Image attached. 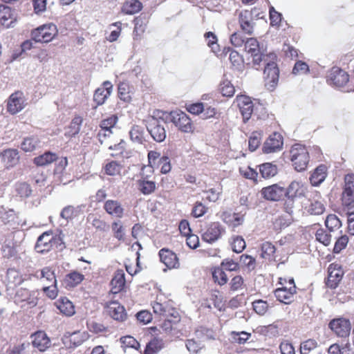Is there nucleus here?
Masks as SVG:
<instances>
[{
	"mask_svg": "<svg viewBox=\"0 0 354 354\" xmlns=\"http://www.w3.org/2000/svg\"><path fill=\"white\" fill-rule=\"evenodd\" d=\"M290 160L295 169L304 171L306 169L309 162V154L306 148L301 144H295L290 150Z\"/></svg>",
	"mask_w": 354,
	"mask_h": 354,
	"instance_id": "obj_1",
	"label": "nucleus"
},
{
	"mask_svg": "<svg viewBox=\"0 0 354 354\" xmlns=\"http://www.w3.org/2000/svg\"><path fill=\"white\" fill-rule=\"evenodd\" d=\"M166 122L160 117L150 116L146 120V128L152 139L157 142H162L167 138L165 127Z\"/></svg>",
	"mask_w": 354,
	"mask_h": 354,
	"instance_id": "obj_2",
	"label": "nucleus"
},
{
	"mask_svg": "<svg viewBox=\"0 0 354 354\" xmlns=\"http://www.w3.org/2000/svg\"><path fill=\"white\" fill-rule=\"evenodd\" d=\"M57 34V26L52 23L41 25L31 31V38L35 43H48Z\"/></svg>",
	"mask_w": 354,
	"mask_h": 354,
	"instance_id": "obj_3",
	"label": "nucleus"
},
{
	"mask_svg": "<svg viewBox=\"0 0 354 354\" xmlns=\"http://www.w3.org/2000/svg\"><path fill=\"white\" fill-rule=\"evenodd\" d=\"M275 60L272 59L266 62L263 70L265 86L270 91L274 90L277 86L279 77V69Z\"/></svg>",
	"mask_w": 354,
	"mask_h": 354,
	"instance_id": "obj_4",
	"label": "nucleus"
},
{
	"mask_svg": "<svg viewBox=\"0 0 354 354\" xmlns=\"http://www.w3.org/2000/svg\"><path fill=\"white\" fill-rule=\"evenodd\" d=\"M166 119L183 132L189 133L192 131L191 119L185 113L180 110L171 111L167 114Z\"/></svg>",
	"mask_w": 354,
	"mask_h": 354,
	"instance_id": "obj_5",
	"label": "nucleus"
},
{
	"mask_svg": "<svg viewBox=\"0 0 354 354\" xmlns=\"http://www.w3.org/2000/svg\"><path fill=\"white\" fill-rule=\"evenodd\" d=\"M342 201L348 209L354 210V174H347L344 177Z\"/></svg>",
	"mask_w": 354,
	"mask_h": 354,
	"instance_id": "obj_6",
	"label": "nucleus"
},
{
	"mask_svg": "<svg viewBox=\"0 0 354 354\" xmlns=\"http://www.w3.org/2000/svg\"><path fill=\"white\" fill-rule=\"evenodd\" d=\"M349 80V75L342 68L334 66L328 72L326 77L327 83L336 88L344 86Z\"/></svg>",
	"mask_w": 354,
	"mask_h": 354,
	"instance_id": "obj_7",
	"label": "nucleus"
},
{
	"mask_svg": "<svg viewBox=\"0 0 354 354\" xmlns=\"http://www.w3.org/2000/svg\"><path fill=\"white\" fill-rule=\"evenodd\" d=\"M225 233V228L219 222L211 223L203 232L202 240L208 243H213L218 241Z\"/></svg>",
	"mask_w": 354,
	"mask_h": 354,
	"instance_id": "obj_8",
	"label": "nucleus"
},
{
	"mask_svg": "<svg viewBox=\"0 0 354 354\" xmlns=\"http://www.w3.org/2000/svg\"><path fill=\"white\" fill-rule=\"evenodd\" d=\"M306 190V187L301 182L294 180L285 189L284 196L290 201L288 203L291 202L292 205L295 198L305 196Z\"/></svg>",
	"mask_w": 354,
	"mask_h": 354,
	"instance_id": "obj_9",
	"label": "nucleus"
},
{
	"mask_svg": "<svg viewBox=\"0 0 354 354\" xmlns=\"http://www.w3.org/2000/svg\"><path fill=\"white\" fill-rule=\"evenodd\" d=\"M113 91V84L110 81H104L101 86L97 88L93 94V102L96 104V108L98 106L104 104L110 96Z\"/></svg>",
	"mask_w": 354,
	"mask_h": 354,
	"instance_id": "obj_10",
	"label": "nucleus"
},
{
	"mask_svg": "<svg viewBox=\"0 0 354 354\" xmlns=\"http://www.w3.org/2000/svg\"><path fill=\"white\" fill-rule=\"evenodd\" d=\"M250 58L251 61L248 62L246 64L256 70H259L262 64L265 66L266 62H269L272 59H276L277 56L274 53L264 54L260 50L258 53L250 55V57L247 59L249 60Z\"/></svg>",
	"mask_w": 354,
	"mask_h": 354,
	"instance_id": "obj_11",
	"label": "nucleus"
},
{
	"mask_svg": "<svg viewBox=\"0 0 354 354\" xmlns=\"http://www.w3.org/2000/svg\"><path fill=\"white\" fill-rule=\"evenodd\" d=\"M329 327L339 337H346L351 331V323L348 319L339 318L330 322Z\"/></svg>",
	"mask_w": 354,
	"mask_h": 354,
	"instance_id": "obj_12",
	"label": "nucleus"
},
{
	"mask_svg": "<svg viewBox=\"0 0 354 354\" xmlns=\"http://www.w3.org/2000/svg\"><path fill=\"white\" fill-rule=\"evenodd\" d=\"M238 105L245 122L250 118L252 113L255 115L258 109V106L254 107L251 99L247 96H240L238 98Z\"/></svg>",
	"mask_w": 354,
	"mask_h": 354,
	"instance_id": "obj_13",
	"label": "nucleus"
},
{
	"mask_svg": "<svg viewBox=\"0 0 354 354\" xmlns=\"http://www.w3.org/2000/svg\"><path fill=\"white\" fill-rule=\"evenodd\" d=\"M283 146L281 136L277 132L271 134L263 143L262 151L264 153H274L280 150Z\"/></svg>",
	"mask_w": 354,
	"mask_h": 354,
	"instance_id": "obj_14",
	"label": "nucleus"
},
{
	"mask_svg": "<svg viewBox=\"0 0 354 354\" xmlns=\"http://www.w3.org/2000/svg\"><path fill=\"white\" fill-rule=\"evenodd\" d=\"M251 12L248 10H242L239 15V23L243 32L248 35H252L254 31L256 23L252 19Z\"/></svg>",
	"mask_w": 354,
	"mask_h": 354,
	"instance_id": "obj_15",
	"label": "nucleus"
},
{
	"mask_svg": "<svg viewBox=\"0 0 354 354\" xmlns=\"http://www.w3.org/2000/svg\"><path fill=\"white\" fill-rule=\"evenodd\" d=\"M261 192L266 200L279 201L284 196L285 189L277 184H273L270 186L263 187Z\"/></svg>",
	"mask_w": 354,
	"mask_h": 354,
	"instance_id": "obj_16",
	"label": "nucleus"
},
{
	"mask_svg": "<svg viewBox=\"0 0 354 354\" xmlns=\"http://www.w3.org/2000/svg\"><path fill=\"white\" fill-rule=\"evenodd\" d=\"M32 346L40 352L45 351L50 346V340L46 333L38 330L30 335Z\"/></svg>",
	"mask_w": 354,
	"mask_h": 354,
	"instance_id": "obj_17",
	"label": "nucleus"
},
{
	"mask_svg": "<svg viewBox=\"0 0 354 354\" xmlns=\"http://www.w3.org/2000/svg\"><path fill=\"white\" fill-rule=\"evenodd\" d=\"M53 241V233L50 232H45L42 233L38 238L35 246V250L38 253H44L48 252Z\"/></svg>",
	"mask_w": 354,
	"mask_h": 354,
	"instance_id": "obj_18",
	"label": "nucleus"
},
{
	"mask_svg": "<svg viewBox=\"0 0 354 354\" xmlns=\"http://www.w3.org/2000/svg\"><path fill=\"white\" fill-rule=\"evenodd\" d=\"M296 286L290 288L282 287L275 290L274 295L278 301L285 304H290L294 301Z\"/></svg>",
	"mask_w": 354,
	"mask_h": 354,
	"instance_id": "obj_19",
	"label": "nucleus"
},
{
	"mask_svg": "<svg viewBox=\"0 0 354 354\" xmlns=\"http://www.w3.org/2000/svg\"><path fill=\"white\" fill-rule=\"evenodd\" d=\"M0 158L3 166L8 169L16 165L19 160V152L17 149H8L0 153Z\"/></svg>",
	"mask_w": 354,
	"mask_h": 354,
	"instance_id": "obj_20",
	"label": "nucleus"
},
{
	"mask_svg": "<svg viewBox=\"0 0 354 354\" xmlns=\"http://www.w3.org/2000/svg\"><path fill=\"white\" fill-rule=\"evenodd\" d=\"M160 261L169 269L175 268L178 266V259L176 254L171 250L162 248L158 252Z\"/></svg>",
	"mask_w": 354,
	"mask_h": 354,
	"instance_id": "obj_21",
	"label": "nucleus"
},
{
	"mask_svg": "<svg viewBox=\"0 0 354 354\" xmlns=\"http://www.w3.org/2000/svg\"><path fill=\"white\" fill-rule=\"evenodd\" d=\"M104 209L105 212L113 216L121 218L124 216V209L120 201L117 200H107L104 202Z\"/></svg>",
	"mask_w": 354,
	"mask_h": 354,
	"instance_id": "obj_22",
	"label": "nucleus"
},
{
	"mask_svg": "<svg viewBox=\"0 0 354 354\" xmlns=\"http://www.w3.org/2000/svg\"><path fill=\"white\" fill-rule=\"evenodd\" d=\"M22 93L17 91L10 95L7 102V111L14 115L22 109Z\"/></svg>",
	"mask_w": 354,
	"mask_h": 354,
	"instance_id": "obj_23",
	"label": "nucleus"
},
{
	"mask_svg": "<svg viewBox=\"0 0 354 354\" xmlns=\"http://www.w3.org/2000/svg\"><path fill=\"white\" fill-rule=\"evenodd\" d=\"M328 275L326 284L330 289H335L338 286L343 276V271L340 268H333V265L328 267Z\"/></svg>",
	"mask_w": 354,
	"mask_h": 354,
	"instance_id": "obj_24",
	"label": "nucleus"
},
{
	"mask_svg": "<svg viewBox=\"0 0 354 354\" xmlns=\"http://www.w3.org/2000/svg\"><path fill=\"white\" fill-rule=\"evenodd\" d=\"M110 316L115 320L122 322L127 318V313L123 306L116 301H112L107 305Z\"/></svg>",
	"mask_w": 354,
	"mask_h": 354,
	"instance_id": "obj_25",
	"label": "nucleus"
},
{
	"mask_svg": "<svg viewBox=\"0 0 354 354\" xmlns=\"http://www.w3.org/2000/svg\"><path fill=\"white\" fill-rule=\"evenodd\" d=\"M16 21L15 14L9 6L0 5V21L3 26L9 27Z\"/></svg>",
	"mask_w": 354,
	"mask_h": 354,
	"instance_id": "obj_26",
	"label": "nucleus"
},
{
	"mask_svg": "<svg viewBox=\"0 0 354 354\" xmlns=\"http://www.w3.org/2000/svg\"><path fill=\"white\" fill-rule=\"evenodd\" d=\"M327 176V167L324 165H319L310 177V181L313 186L321 185Z\"/></svg>",
	"mask_w": 354,
	"mask_h": 354,
	"instance_id": "obj_27",
	"label": "nucleus"
},
{
	"mask_svg": "<svg viewBox=\"0 0 354 354\" xmlns=\"http://www.w3.org/2000/svg\"><path fill=\"white\" fill-rule=\"evenodd\" d=\"M84 279V276L77 271H72L67 274L64 279V284L67 288L77 286Z\"/></svg>",
	"mask_w": 354,
	"mask_h": 354,
	"instance_id": "obj_28",
	"label": "nucleus"
},
{
	"mask_svg": "<svg viewBox=\"0 0 354 354\" xmlns=\"http://www.w3.org/2000/svg\"><path fill=\"white\" fill-rule=\"evenodd\" d=\"M56 306L60 312L66 316H72L75 313L73 303L66 297H60L56 301Z\"/></svg>",
	"mask_w": 354,
	"mask_h": 354,
	"instance_id": "obj_29",
	"label": "nucleus"
},
{
	"mask_svg": "<svg viewBox=\"0 0 354 354\" xmlns=\"http://www.w3.org/2000/svg\"><path fill=\"white\" fill-rule=\"evenodd\" d=\"M142 8V3L139 0H126L122 5V12L126 15H134Z\"/></svg>",
	"mask_w": 354,
	"mask_h": 354,
	"instance_id": "obj_30",
	"label": "nucleus"
},
{
	"mask_svg": "<svg viewBox=\"0 0 354 354\" xmlns=\"http://www.w3.org/2000/svg\"><path fill=\"white\" fill-rule=\"evenodd\" d=\"M57 158L58 156L55 153L46 151L43 154L35 157L33 161L37 166L43 167L51 164L56 161Z\"/></svg>",
	"mask_w": 354,
	"mask_h": 354,
	"instance_id": "obj_31",
	"label": "nucleus"
},
{
	"mask_svg": "<svg viewBox=\"0 0 354 354\" xmlns=\"http://www.w3.org/2000/svg\"><path fill=\"white\" fill-rule=\"evenodd\" d=\"M259 172L263 178L274 177L278 173L277 166L272 162H265L259 166Z\"/></svg>",
	"mask_w": 354,
	"mask_h": 354,
	"instance_id": "obj_32",
	"label": "nucleus"
},
{
	"mask_svg": "<svg viewBox=\"0 0 354 354\" xmlns=\"http://www.w3.org/2000/svg\"><path fill=\"white\" fill-rule=\"evenodd\" d=\"M131 140L139 145H142L146 142L145 138V129L142 127L134 125L129 131Z\"/></svg>",
	"mask_w": 354,
	"mask_h": 354,
	"instance_id": "obj_33",
	"label": "nucleus"
},
{
	"mask_svg": "<svg viewBox=\"0 0 354 354\" xmlns=\"http://www.w3.org/2000/svg\"><path fill=\"white\" fill-rule=\"evenodd\" d=\"M139 191L144 195L152 194L156 188V183L153 180H148L144 178L137 181Z\"/></svg>",
	"mask_w": 354,
	"mask_h": 354,
	"instance_id": "obj_34",
	"label": "nucleus"
},
{
	"mask_svg": "<svg viewBox=\"0 0 354 354\" xmlns=\"http://www.w3.org/2000/svg\"><path fill=\"white\" fill-rule=\"evenodd\" d=\"M164 346L162 339L153 338L146 345L143 354H157Z\"/></svg>",
	"mask_w": 354,
	"mask_h": 354,
	"instance_id": "obj_35",
	"label": "nucleus"
},
{
	"mask_svg": "<svg viewBox=\"0 0 354 354\" xmlns=\"http://www.w3.org/2000/svg\"><path fill=\"white\" fill-rule=\"evenodd\" d=\"M118 95L119 98L125 102L131 101L130 86L127 82H122L118 84Z\"/></svg>",
	"mask_w": 354,
	"mask_h": 354,
	"instance_id": "obj_36",
	"label": "nucleus"
},
{
	"mask_svg": "<svg viewBox=\"0 0 354 354\" xmlns=\"http://www.w3.org/2000/svg\"><path fill=\"white\" fill-rule=\"evenodd\" d=\"M83 122V119L80 116H75L70 123L68 127L69 131L66 135L70 137H75L77 135L81 129V126Z\"/></svg>",
	"mask_w": 354,
	"mask_h": 354,
	"instance_id": "obj_37",
	"label": "nucleus"
},
{
	"mask_svg": "<svg viewBox=\"0 0 354 354\" xmlns=\"http://www.w3.org/2000/svg\"><path fill=\"white\" fill-rule=\"evenodd\" d=\"M41 276L43 281L46 282V285L48 283L57 285V279L54 270L49 267H45L41 270Z\"/></svg>",
	"mask_w": 354,
	"mask_h": 354,
	"instance_id": "obj_38",
	"label": "nucleus"
},
{
	"mask_svg": "<svg viewBox=\"0 0 354 354\" xmlns=\"http://www.w3.org/2000/svg\"><path fill=\"white\" fill-rule=\"evenodd\" d=\"M233 66L238 71H243L244 61L241 55L236 50H232L229 57Z\"/></svg>",
	"mask_w": 354,
	"mask_h": 354,
	"instance_id": "obj_39",
	"label": "nucleus"
},
{
	"mask_svg": "<svg viewBox=\"0 0 354 354\" xmlns=\"http://www.w3.org/2000/svg\"><path fill=\"white\" fill-rule=\"evenodd\" d=\"M325 225L329 231L332 232L342 226V222L335 214H329L325 220Z\"/></svg>",
	"mask_w": 354,
	"mask_h": 354,
	"instance_id": "obj_40",
	"label": "nucleus"
},
{
	"mask_svg": "<svg viewBox=\"0 0 354 354\" xmlns=\"http://www.w3.org/2000/svg\"><path fill=\"white\" fill-rule=\"evenodd\" d=\"M261 257L263 259L269 260L273 257L276 251L275 246L270 242L268 241L261 244Z\"/></svg>",
	"mask_w": 354,
	"mask_h": 354,
	"instance_id": "obj_41",
	"label": "nucleus"
},
{
	"mask_svg": "<svg viewBox=\"0 0 354 354\" xmlns=\"http://www.w3.org/2000/svg\"><path fill=\"white\" fill-rule=\"evenodd\" d=\"M245 50L248 55H251L260 51L259 44L257 39L250 37L246 39L245 44Z\"/></svg>",
	"mask_w": 354,
	"mask_h": 354,
	"instance_id": "obj_42",
	"label": "nucleus"
},
{
	"mask_svg": "<svg viewBox=\"0 0 354 354\" xmlns=\"http://www.w3.org/2000/svg\"><path fill=\"white\" fill-rule=\"evenodd\" d=\"M232 251L236 253L242 252L246 247L244 239L241 236H235L232 238L231 243Z\"/></svg>",
	"mask_w": 354,
	"mask_h": 354,
	"instance_id": "obj_43",
	"label": "nucleus"
},
{
	"mask_svg": "<svg viewBox=\"0 0 354 354\" xmlns=\"http://www.w3.org/2000/svg\"><path fill=\"white\" fill-rule=\"evenodd\" d=\"M261 137V133L259 131H254L252 133L248 140V148L250 151H254L259 147Z\"/></svg>",
	"mask_w": 354,
	"mask_h": 354,
	"instance_id": "obj_44",
	"label": "nucleus"
},
{
	"mask_svg": "<svg viewBox=\"0 0 354 354\" xmlns=\"http://www.w3.org/2000/svg\"><path fill=\"white\" fill-rule=\"evenodd\" d=\"M196 335L198 338L206 339H214V332L212 329L205 327L199 326L195 331Z\"/></svg>",
	"mask_w": 354,
	"mask_h": 354,
	"instance_id": "obj_45",
	"label": "nucleus"
},
{
	"mask_svg": "<svg viewBox=\"0 0 354 354\" xmlns=\"http://www.w3.org/2000/svg\"><path fill=\"white\" fill-rule=\"evenodd\" d=\"M88 220H91V225L98 231L106 232L109 229V225L104 221L94 216L93 215L89 216L88 217Z\"/></svg>",
	"mask_w": 354,
	"mask_h": 354,
	"instance_id": "obj_46",
	"label": "nucleus"
},
{
	"mask_svg": "<svg viewBox=\"0 0 354 354\" xmlns=\"http://www.w3.org/2000/svg\"><path fill=\"white\" fill-rule=\"evenodd\" d=\"M212 277L216 283L220 286L227 282V277L222 268H216L212 272Z\"/></svg>",
	"mask_w": 354,
	"mask_h": 354,
	"instance_id": "obj_47",
	"label": "nucleus"
},
{
	"mask_svg": "<svg viewBox=\"0 0 354 354\" xmlns=\"http://www.w3.org/2000/svg\"><path fill=\"white\" fill-rule=\"evenodd\" d=\"M317 346V342L313 339H308L301 343L300 353L308 354Z\"/></svg>",
	"mask_w": 354,
	"mask_h": 354,
	"instance_id": "obj_48",
	"label": "nucleus"
},
{
	"mask_svg": "<svg viewBox=\"0 0 354 354\" xmlns=\"http://www.w3.org/2000/svg\"><path fill=\"white\" fill-rule=\"evenodd\" d=\"M118 120V118L117 115H112L111 116L102 120L100 124V127L106 131H111V129L117 124Z\"/></svg>",
	"mask_w": 354,
	"mask_h": 354,
	"instance_id": "obj_49",
	"label": "nucleus"
},
{
	"mask_svg": "<svg viewBox=\"0 0 354 354\" xmlns=\"http://www.w3.org/2000/svg\"><path fill=\"white\" fill-rule=\"evenodd\" d=\"M325 210L324 205L318 201H314L310 203L308 208V212L313 215H320L323 214Z\"/></svg>",
	"mask_w": 354,
	"mask_h": 354,
	"instance_id": "obj_50",
	"label": "nucleus"
},
{
	"mask_svg": "<svg viewBox=\"0 0 354 354\" xmlns=\"http://www.w3.org/2000/svg\"><path fill=\"white\" fill-rule=\"evenodd\" d=\"M39 144L37 137L31 136L24 139V151H32Z\"/></svg>",
	"mask_w": 354,
	"mask_h": 354,
	"instance_id": "obj_51",
	"label": "nucleus"
},
{
	"mask_svg": "<svg viewBox=\"0 0 354 354\" xmlns=\"http://www.w3.org/2000/svg\"><path fill=\"white\" fill-rule=\"evenodd\" d=\"M252 307L256 313L263 315L268 308V304L267 301L259 299L252 302Z\"/></svg>",
	"mask_w": 354,
	"mask_h": 354,
	"instance_id": "obj_52",
	"label": "nucleus"
},
{
	"mask_svg": "<svg viewBox=\"0 0 354 354\" xmlns=\"http://www.w3.org/2000/svg\"><path fill=\"white\" fill-rule=\"evenodd\" d=\"M269 15L270 25L272 26H279L281 22L282 15L276 11L273 6H270L269 8Z\"/></svg>",
	"mask_w": 354,
	"mask_h": 354,
	"instance_id": "obj_53",
	"label": "nucleus"
},
{
	"mask_svg": "<svg viewBox=\"0 0 354 354\" xmlns=\"http://www.w3.org/2000/svg\"><path fill=\"white\" fill-rule=\"evenodd\" d=\"M316 239L327 246L330 243L331 235L327 233L324 229H319L315 234Z\"/></svg>",
	"mask_w": 354,
	"mask_h": 354,
	"instance_id": "obj_54",
	"label": "nucleus"
},
{
	"mask_svg": "<svg viewBox=\"0 0 354 354\" xmlns=\"http://www.w3.org/2000/svg\"><path fill=\"white\" fill-rule=\"evenodd\" d=\"M251 336L250 333H248L245 331H241V332H232V337L233 339V341L236 343H238L239 344H245L248 339Z\"/></svg>",
	"mask_w": 354,
	"mask_h": 354,
	"instance_id": "obj_55",
	"label": "nucleus"
},
{
	"mask_svg": "<svg viewBox=\"0 0 354 354\" xmlns=\"http://www.w3.org/2000/svg\"><path fill=\"white\" fill-rule=\"evenodd\" d=\"M69 340L73 347H77L86 340V337L84 334L81 333L80 331H76L71 335Z\"/></svg>",
	"mask_w": 354,
	"mask_h": 354,
	"instance_id": "obj_56",
	"label": "nucleus"
},
{
	"mask_svg": "<svg viewBox=\"0 0 354 354\" xmlns=\"http://www.w3.org/2000/svg\"><path fill=\"white\" fill-rule=\"evenodd\" d=\"M220 90L222 95L225 97L233 96L235 91L234 86L227 80L223 82Z\"/></svg>",
	"mask_w": 354,
	"mask_h": 354,
	"instance_id": "obj_57",
	"label": "nucleus"
},
{
	"mask_svg": "<svg viewBox=\"0 0 354 354\" xmlns=\"http://www.w3.org/2000/svg\"><path fill=\"white\" fill-rule=\"evenodd\" d=\"M120 342L125 347H129L138 350L140 345V343L131 336H124L120 338Z\"/></svg>",
	"mask_w": 354,
	"mask_h": 354,
	"instance_id": "obj_58",
	"label": "nucleus"
},
{
	"mask_svg": "<svg viewBox=\"0 0 354 354\" xmlns=\"http://www.w3.org/2000/svg\"><path fill=\"white\" fill-rule=\"evenodd\" d=\"M77 215V210L72 205L65 207L61 212L60 216L66 220H71Z\"/></svg>",
	"mask_w": 354,
	"mask_h": 354,
	"instance_id": "obj_59",
	"label": "nucleus"
},
{
	"mask_svg": "<svg viewBox=\"0 0 354 354\" xmlns=\"http://www.w3.org/2000/svg\"><path fill=\"white\" fill-rule=\"evenodd\" d=\"M221 268L228 271H236L239 268V264L232 259L227 258L222 261Z\"/></svg>",
	"mask_w": 354,
	"mask_h": 354,
	"instance_id": "obj_60",
	"label": "nucleus"
},
{
	"mask_svg": "<svg viewBox=\"0 0 354 354\" xmlns=\"http://www.w3.org/2000/svg\"><path fill=\"white\" fill-rule=\"evenodd\" d=\"M204 37L207 41V46L211 48L213 51L215 52L218 48V39L216 35L214 32L209 31L205 33Z\"/></svg>",
	"mask_w": 354,
	"mask_h": 354,
	"instance_id": "obj_61",
	"label": "nucleus"
},
{
	"mask_svg": "<svg viewBox=\"0 0 354 354\" xmlns=\"http://www.w3.org/2000/svg\"><path fill=\"white\" fill-rule=\"evenodd\" d=\"M111 283L113 286V289L114 290H113V292L114 293L120 291L123 288L125 283L124 274H120L119 277H114L111 280Z\"/></svg>",
	"mask_w": 354,
	"mask_h": 354,
	"instance_id": "obj_62",
	"label": "nucleus"
},
{
	"mask_svg": "<svg viewBox=\"0 0 354 354\" xmlns=\"http://www.w3.org/2000/svg\"><path fill=\"white\" fill-rule=\"evenodd\" d=\"M134 21V31L137 32H144L147 26V19L145 17L141 15L136 17L133 20Z\"/></svg>",
	"mask_w": 354,
	"mask_h": 354,
	"instance_id": "obj_63",
	"label": "nucleus"
},
{
	"mask_svg": "<svg viewBox=\"0 0 354 354\" xmlns=\"http://www.w3.org/2000/svg\"><path fill=\"white\" fill-rule=\"evenodd\" d=\"M240 263L246 266L249 270H254L255 268L256 260L250 255L242 254L239 257Z\"/></svg>",
	"mask_w": 354,
	"mask_h": 354,
	"instance_id": "obj_64",
	"label": "nucleus"
}]
</instances>
